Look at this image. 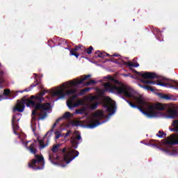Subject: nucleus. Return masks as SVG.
<instances>
[{
  "instance_id": "nucleus-3",
  "label": "nucleus",
  "mask_w": 178,
  "mask_h": 178,
  "mask_svg": "<svg viewBox=\"0 0 178 178\" xmlns=\"http://www.w3.org/2000/svg\"><path fill=\"white\" fill-rule=\"evenodd\" d=\"M127 102L131 108H138L143 115H146L148 118H156V116H158L156 104L154 105L146 104L145 106H137V104L130 101Z\"/></svg>"
},
{
  "instance_id": "nucleus-8",
  "label": "nucleus",
  "mask_w": 178,
  "mask_h": 178,
  "mask_svg": "<svg viewBox=\"0 0 178 178\" xmlns=\"http://www.w3.org/2000/svg\"><path fill=\"white\" fill-rule=\"evenodd\" d=\"M93 49L94 47H92V46H90L88 49H84L83 45L79 44L78 46L75 47V48L72 49L70 52L72 56L79 58V56H80V54H82V55H86V54H88V55H91V54H92Z\"/></svg>"
},
{
  "instance_id": "nucleus-32",
  "label": "nucleus",
  "mask_w": 178,
  "mask_h": 178,
  "mask_svg": "<svg viewBox=\"0 0 178 178\" xmlns=\"http://www.w3.org/2000/svg\"><path fill=\"white\" fill-rule=\"evenodd\" d=\"M76 89H70L66 91V95H72V94H76Z\"/></svg>"
},
{
  "instance_id": "nucleus-21",
  "label": "nucleus",
  "mask_w": 178,
  "mask_h": 178,
  "mask_svg": "<svg viewBox=\"0 0 178 178\" xmlns=\"http://www.w3.org/2000/svg\"><path fill=\"white\" fill-rule=\"evenodd\" d=\"M122 63L124 65H127V66H129L131 67H138V66H140V64H138V63H134L131 61L125 62L124 60H122Z\"/></svg>"
},
{
  "instance_id": "nucleus-9",
  "label": "nucleus",
  "mask_w": 178,
  "mask_h": 178,
  "mask_svg": "<svg viewBox=\"0 0 178 178\" xmlns=\"http://www.w3.org/2000/svg\"><path fill=\"white\" fill-rule=\"evenodd\" d=\"M77 99V95H72L70 99L67 102V106L70 109H73V108H76L77 105H83V101L79 99L77 104H74V100Z\"/></svg>"
},
{
  "instance_id": "nucleus-15",
  "label": "nucleus",
  "mask_w": 178,
  "mask_h": 178,
  "mask_svg": "<svg viewBox=\"0 0 178 178\" xmlns=\"http://www.w3.org/2000/svg\"><path fill=\"white\" fill-rule=\"evenodd\" d=\"M37 86H39L40 90H42V88H44V86L40 84L38 82V80L36 79L35 81H34V83H32L29 88L24 89V90L22 91V92H24V91H26V92H29V91H31V90H33V88H34V87H37Z\"/></svg>"
},
{
  "instance_id": "nucleus-14",
  "label": "nucleus",
  "mask_w": 178,
  "mask_h": 178,
  "mask_svg": "<svg viewBox=\"0 0 178 178\" xmlns=\"http://www.w3.org/2000/svg\"><path fill=\"white\" fill-rule=\"evenodd\" d=\"M166 144L168 145H177L178 144V136H175L174 135H170L166 138Z\"/></svg>"
},
{
  "instance_id": "nucleus-50",
  "label": "nucleus",
  "mask_w": 178,
  "mask_h": 178,
  "mask_svg": "<svg viewBox=\"0 0 178 178\" xmlns=\"http://www.w3.org/2000/svg\"><path fill=\"white\" fill-rule=\"evenodd\" d=\"M105 55H106V56H111V55H110L109 54H108V53H106Z\"/></svg>"
},
{
  "instance_id": "nucleus-51",
  "label": "nucleus",
  "mask_w": 178,
  "mask_h": 178,
  "mask_svg": "<svg viewBox=\"0 0 178 178\" xmlns=\"http://www.w3.org/2000/svg\"><path fill=\"white\" fill-rule=\"evenodd\" d=\"M112 62H114V63H116L118 62V60H112Z\"/></svg>"
},
{
  "instance_id": "nucleus-13",
  "label": "nucleus",
  "mask_w": 178,
  "mask_h": 178,
  "mask_svg": "<svg viewBox=\"0 0 178 178\" xmlns=\"http://www.w3.org/2000/svg\"><path fill=\"white\" fill-rule=\"evenodd\" d=\"M80 140H81V136L80 134H77L76 137L72 136L71 138L72 147L74 149H77L79 144H80Z\"/></svg>"
},
{
  "instance_id": "nucleus-23",
  "label": "nucleus",
  "mask_w": 178,
  "mask_h": 178,
  "mask_svg": "<svg viewBox=\"0 0 178 178\" xmlns=\"http://www.w3.org/2000/svg\"><path fill=\"white\" fill-rule=\"evenodd\" d=\"M11 124L13 130H19V125L16 124V117L15 115L13 117Z\"/></svg>"
},
{
  "instance_id": "nucleus-12",
  "label": "nucleus",
  "mask_w": 178,
  "mask_h": 178,
  "mask_svg": "<svg viewBox=\"0 0 178 178\" xmlns=\"http://www.w3.org/2000/svg\"><path fill=\"white\" fill-rule=\"evenodd\" d=\"M91 77L90 74L85 75L83 78L79 80H76V81H70L68 84H70V87H76L77 86H80L81 84H84L86 80H88Z\"/></svg>"
},
{
  "instance_id": "nucleus-37",
  "label": "nucleus",
  "mask_w": 178,
  "mask_h": 178,
  "mask_svg": "<svg viewBox=\"0 0 178 178\" xmlns=\"http://www.w3.org/2000/svg\"><path fill=\"white\" fill-rule=\"evenodd\" d=\"M111 79V81L114 83V84H118V86H120L121 83L119 81V80L115 79V78H110Z\"/></svg>"
},
{
  "instance_id": "nucleus-10",
  "label": "nucleus",
  "mask_w": 178,
  "mask_h": 178,
  "mask_svg": "<svg viewBox=\"0 0 178 178\" xmlns=\"http://www.w3.org/2000/svg\"><path fill=\"white\" fill-rule=\"evenodd\" d=\"M135 73L138 74V76H141L143 80H154V79H156V74L154 72H146L143 74H141L140 72L135 71Z\"/></svg>"
},
{
  "instance_id": "nucleus-2",
  "label": "nucleus",
  "mask_w": 178,
  "mask_h": 178,
  "mask_svg": "<svg viewBox=\"0 0 178 178\" xmlns=\"http://www.w3.org/2000/svg\"><path fill=\"white\" fill-rule=\"evenodd\" d=\"M67 148L64 147L60 149V145H54L51 148L52 153L49 154V161L56 165L58 162H66V163H70L73 159L77 158L79 155V151L73 149H70L66 153Z\"/></svg>"
},
{
  "instance_id": "nucleus-5",
  "label": "nucleus",
  "mask_w": 178,
  "mask_h": 178,
  "mask_svg": "<svg viewBox=\"0 0 178 178\" xmlns=\"http://www.w3.org/2000/svg\"><path fill=\"white\" fill-rule=\"evenodd\" d=\"M156 108V112L157 111H165L171 119H175V118H177L178 116L177 110H176L172 104H163L161 103H157Z\"/></svg>"
},
{
  "instance_id": "nucleus-4",
  "label": "nucleus",
  "mask_w": 178,
  "mask_h": 178,
  "mask_svg": "<svg viewBox=\"0 0 178 178\" xmlns=\"http://www.w3.org/2000/svg\"><path fill=\"white\" fill-rule=\"evenodd\" d=\"M104 90L107 92H114L117 91L118 94H124V97H127L128 98H131V88L127 86H113L111 82H107L104 83Z\"/></svg>"
},
{
  "instance_id": "nucleus-33",
  "label": "nucleus",
  "mask_w": 178,
  "mask_h": 178,
  "mask_svg": "<svg viewBox=\"0 0 178 178\" xmlns=\"http://www.w3.org/2000/svg\"><path fill=\"white\" fill-rule=\"evenodd\" d=\"M72 126H74L75 127H79V126H80V124H81V122H80L79 120H74V121H72Z\"/></svg>"
},
{
  "instance_id": "nucleus-44",
  "label": "nucleus",
  "mask_w": 178,
  "mask_h": 178,
  "mask_svg": "<svg viewBox=\"0 0 178 178\" xmlns=\"http://www.w3.org/2000/svg\"><path fill=\"white\" fill-rule=\"evenodd\" d=\"M115 56V57H117V58H118L119 56H120V54H114L113 56Z\"/></svg>"
},
{
  "instance_id": "nucleus-42",
  "label": "nucleus",
  "mask_w": 178,
  "mask_h": 178,
  "mask_svg": "<svg viewBox=\"0 0 178 178\" xmlns=\"http://www.w3.org/2000/svg\"><path fill=\"white\" fill-rule=\"evenodd\" d=\"M155 31H156V33H158L159 34H161V33H162V31H161V30L158 28H155L154 29V33H155Z\"/></svg>"
},
{
  "instance_id": "nucleus-1",
  "label": "nucleus",
  "mask_w": 178,
  "mask_h": 178,
  "mask_svg": "<svg viewBox=\"0 0 178 178\" xmlns=\"http://www.w3.org/2000/svg\"><path fill=\"white\" fill-rule=\"evenodd\" d=\"M45 92H48V91L44 90L36 94L35 96L31 95L30 99H26V97H24L20 100H17L13 111L22 113V112L24 111L26 105V106H32L34 108L32 111V119L35 120V115H37L39 116L38 120H44L48 116V111L51 109V104H42V102L45 99L44 98Z\"/></svg>"
},
{
  "instance_id": "nucleus-46",
  "label": "nucleus",
  "mask_w": 178,
  "mask_h": 178,
  "mask_svg": "<svg viewBox=\"0 0 178 178\" xmlns=\"http://www.w3.org/2000/svg\"><path fill=\"white\" fill-rule=\"evenodd\" d=\"M111 79H113V77H111V75H108V80H111V81H112V79H111Z\"/></svg>"
},
{
  "instance_id": "nucleus-36",
  "label": "nucleus",
  "mask_w": 178,
  "mask_h": 178,
  "mask_svg": "<svg viewBox=\"0 0 178 178\" xmlns=\"http://www.w3.org/2000/svg\"><path fill=\"white\" fill-rule=\"evenodd\" d=\"M39 144H40V149H44V148H45V147H47L45 143H44L43 140H40Z\"/></svg>"
},
{
  "instance_id": "nucleus-45",
  "label": "nucleus",
  "mask_w": 178,
  "mask_h": 178,
  "mask_svg": "<svg viewBox=\"0 0 178 178\" xmlns=\"http://www.w3.org/2000/svg\"><path fill=\"white\" fill-rule=\"evenodd\" d=\"M70 135V131H67V132L65 134V137H67V136Z\"/></svg>"
},
{
  "instance_id": "nucleus-24",
  "label": "nucleus",
  "mask_w": 178,
  "mask_h": 178,
  "mask_svg": "<svg viewBox=\"0 0 178 178\" xmlns=\"http://www.w3.org/2000/svg\"><path fill=\"white\" fill-rule=\"evenodd\" d=\"M159 97L162 99H166L167 101H169V100L172 99V97L169 95H165V94L161 93L159 95Z\"/></svg>"
},
{
  "instance_id": "nucleus-49",
  "label": "nucleus",
  "mask_w": 178,
  "mask_h": 178,
  "mask_svg": "<svg viewBox=\"0 0 178 178\" xmlns=\"http://www.w3.org/2000/svg\"><path fill=\"white\" fill-rule=\"evenodd\" d=\"M101 54V51L99 50H97L96 52H95V54Z\"/></svg>"
},
{
  "instance_id": "nucleus-31",
  "label": "nucleus",
  "mask_w": 178,
  "mask_h": 178,
  "mask_svg": "<svg viewBox=\"0 0 178 178\" xmlns=\"http://www.w3.org/2000/svg\"><path fill=\"white\" fill-rule=\"evenodd\" d=\"M3 71L0 70V84H3V83L5 81V80L3 79Z\"/></svg>"
},
{
  "instance_id": "nucleus-19",
  "label": "nucleus",
  "mask_w": 178,
  "mask_h": 178,
  "mask_svg": "<svg viewBox=\"0 0 178 178\" xmlns=\"http://www.w3.org/2000/svg\"><path fill=\"white\" fill-rule=\"evenodd\" d=\"M72 118V113L69 111L65 112L61 118L56 120V123H58L62 119H70Z\"/></svg>"
},
{
  "instance_id": "nucleus-40",
  "label": "nucleus",
  "mask_w": 178,
  "mask_h": 178,
  "mask_svg": "<svg viewBox=\"0 0 178 178\" xmlns=\"http://www.w3.org/2000/svg\"><path fill=\"white\" fill-rule=\"evenodd\" d=\"M105 52H100V54H99L98 55H97V57L98 58H105V57H106V55H105Z\"/></svg>"
},
{
  "instance_id": "nucleus-17",
  "label": "nucleus",
  "mask_w": 178,
  "mask_h": 178,
  "mask_svg": "<svg viewBox=\"0 0 178 178\" xmlns=\"http://www.w3.org/2000/svg\"><path fill=\"white\" fill-rule=\"evenodd\" d=\"M103 106L106 108L107 112H109V113H115V111H116L115 104L109 105L108 103H104Z\"/></svg>"
},
{
  "instance_id": "nucleus-39",
  "label": "nucleus",
  "mask_w": 178,
  "mask_h": 178,
  "mask_svg": "<svg viewBox=\"0 0 178 178\" xmlns=\"http://www.w3.org/2000/svg\"><path fill=\"white\" fill-rule=\"evenodd\" d=\"M97 99H98V97H97V96H91L90 97V101L92 103L94 102V101H97Z\"/></svg>"
},
{
  "instance_id": "nucleus-34",
  "label": "nucleus",
  "mask_w": 178,
  "mask_h": 178,
  "mask_svg": "<svg viewBox=\"0 0 178 178\" xmlns=\"http://www.w3.org/2000/svg\"><path fill=\"white\" fill-rule=\"evenodd\" d=\"M54 134H55V139L56 140H58V139H59L60 138V136H62V134H60V131H56L55 132H54Z\"/></svg>"
},
{
  "instance_id": "nucleus-48",
  "label": "nucleus",
  "mask_w": 178,
  "mask_h": 178,
  "mask_svg": "<svg viewBox=\"0 0 178 178\" xmlns=\"http://www.w3.org/2000/svg\"><path fill=\"white\" fill-rule=\"evenodd\" d=\"M3 99H4L3 96L0 95V101H2Z\"/></svg>"
},
{
  "instance_id": "nucleus-38",
  "label": "nucleus",
  "mask_w": 178,
  "mask_h": 178,
  "mask_svg": "<svg viewBox=\"0 0 178 178\" xmlns=\"http://www.w3.org/2000/svg\"><path fill=\"white\" fill-rule=\"evenodd\" d=\"M10 94V89H4L3 95H5V97H8Z\"/></svg>"
},
{
  "instance_id": "nucleus-20",
  "label": "nucleus",
  "mask_w": 178,
  "mask_h": 178,
  "mask_svg": "<svg viewBox=\"0 0 178 178\" xmlns=\"http://www.w3.org/2000/svg\"><path fill=\"white\" fill-rule=\"evenodd\" d=\"M35 147H37V145H35V143H32L28 147L30 152L31 154H33V155H35V154H37V148H35Z\"/></svg>"
},
{
  "instance_id": "nucleus-22",
  "label": "nucleus",
  "mask_w": 178,
  "mask_h": 178,
  "mask_svg": "<svg viewBox=\"0 0 178 178\" xmlns=\"http://www.w3.org/2000/svg\"><path fill=\"white\" fill-rule=\"evenodd\" d=\"M139 87H140L141 88H144L147 91H151L152 92H154V91H155V89H154V88L150 86L139 84Z\"/></svg>"
},
{
  "instance_id": "nucleus-41",
  "label": "nucleus",
  "mask_w": 178,
  "mask_h": 178,
  "mask_svg": "<svg viewBox=\"0 0 178 178\" xmlns=\"http://www.w3.org/2000/svg\"><path fill=\"white\" fill-rule=\"evenodd\" d=\"M159 149H161V151H162L163 152H165V154H169V152H170L168 149L161 148V147H159Z\"/></svg>"
},
{
  "instance_id": "nucleus-11",
  "label": "nucleus",
  "mask_w": 178,
  "mask_h": 178,
  "mask_svg": "<svg viewBox=\"0 0 178 178\" xmlns=\"http://www.w3.org/2000/svg\"><path fill=\"white\" fill-rule=\"evenodd\" d=\"M165 81H168L169 83L157 82L156 84L157 86H161V87H168V86H169L171 88H175V86L176 89L178 90V82L177 81H173V80H170L168 79H166Z\"/></svg>"
},
{
  "instance_id": "nucleus-28",
  "label": "nucleus",
  "mask_w": 178,
  "mask_h": 178,
  "mask_svg": "<svg viewBox=\"0 0 178 178\" xmlns=\"http://www.w3.org/2000/svg\"><path fill=\"white\" fill-rule=\"evenodd\" d=\"M156 136L159 137V138H163L166 137V134H165L163 131H159V132L156 134Z\"/></svg>"
},
{
  "instance_id": "nucleus-16",
  "label": "nucleus",
  "mask_w": 178,
  "mask_h": 178,
  "mask_svg": "<svg viewBox=\"0 0 178 178\" xmlns=\"http://www.w3.org/2000/svg\"><path fill=\"white\" fill-rule=\"evenodd\" d=\"M53 97H59V98H65V89L60 88L59 90L53 91L51 92Z\"/></svg>"
},
{
  "instance_id": "nucleus-25",
  "label": "nucleus",
  "mask_w": 178,
  "mask_h": 178,
  "mask_svg": "<svg viewBox=\"0 0 178 178\" xmlns=\"http://www.w3.org/2000/svg\"><path fill=\"white\" fill-rule=\"evenodd\" d=\"M56 123H58V122H56L53 124L51 129H50L49 131L47 132L44 137H47V136H48V134L49 135V137H51L52 136V133H54V129H55V127H56Z\"/></svg>"
},
{
  "instance_id": "nucleus-52",
  "label": "nucleus",
  "mask_w": 178,
  "mask_h": 178,
  "mask_svg": "<svg viewBox=\"0 0 178 178\" xmlns=\"http://www.w3.org/2000/svg\"><path fill=\"white\" fill-rule=\"evenodd\" d=\"M34 75L35 76V77H37V74H34Z\"/></svg>"
},
{
  "instance_id": "nucleus-27",
  "label": "nucleus",
  "mask_w": 178,
  "mask_h": 178,
  "mask_svg": "<svg viewBox=\"0 0 178 178\" xmlns=\"http://www.w3.org/2000/svg\"><path fill=\"white\" fill-rule=\"evenodd\" d=\"M90 90H91V88H85L81 90V91L79 92V95H84L85 94H87V92L90 91Z\"/></svg>"
},
{
  "instance_id": "nucleus-29",
  "label": "nucleus",
  "mask_w": 178,
  "mask_h": 178,
  "mask_svg": "<svg viewBox=\"0 0 178 178\" xmlns=\"http://www.w3.org/2000/svg\"><path fill=\"white\" fill-rule=\"evenodd\" d=\"M86 112V108H81V109H76L75 111V113H76V115H83Z\"/></svg>"
},
{
  "instance_id": "nucleus-18",
  "label": "nucleus",
  "mask_w": 178,
  "mask_h": 178,
  "mask_svg": "<svg viewBox=\"0 0 178 178\" xmlns=\"http://www.w3.org/2000/svg\"><path fill=\"white\" fill-rule=\"evenodd\" d=\"M136 104L140 105L141 106H145L146 105H149L148 102L144 101L142 97H138L135 98Z\"/></svg>"
},
{
  "instance_id": "nucleus-30",
  "label": "nucleus",
  "mask_w": 178,
  "mask_h": 178,
  "mask_svg": "<svg viewBox=\"0 0 178 178\" xmlns=\"http://www.w3.org/2000/svg\"><path fill=\"white\" fill-rule=\"evenodd\" d=\"M90 108L92 111L97 109V108H98V102H95V103L90 104Z\"/></svg>"
},
{
  "instance_id": "nucleus-35",
  "label": "nucleus",
  "mask_w": 178,
  "mask_h": 178,
  "mask_svg": "<svg viewBox=\"0 0 178 178\" xmlns=\"http://www.w3.org/2000/svg\"><path fill=\"white\" fill-rule=\"evenodd\" d=\"M97 82L94 80H90L88 82L84 83V86L88 87V86H91V84H95Z\"/></svg>"
},
{
  "instance_id": "nucleus-6",
  "label": "nucleus",
  "mask_w": 178,
  "mask_h": 178,
  "mask_svg": "<svg viewBox=\"0 0 178 178\" xmlns=\"http://www.w3.org/2000/svg\"><path fill=\"white\" fill-rule=\"evenodd\" d=\"M35 158L29 163L28 166L33 170H42L45 162L44 161V156H40L39 154H35Z\"/></svg>"
},
{
  "instance_id": "nucleus-26",
  "label": "nucleus",
  "mask_w": 178,
  "mask_h": 178,
  "mask_svg": "<svg viewBox=\"0 0 178 178\" xmlns=\"http://www.w3.org/2000/svg\"><path fill=\"white\" fill-rule=\"evenodd\" d=\"M141 83H143V84H150V85H155L156 84V81H147L145 79H140Z\"/></svg>"
},
{
  "instance_id": "nucleus-7",
  "label": "nucleus",
  "mask_w": 178,
  "mask_h": 178,
  "mask_svg": "<svg viewBox=\"0 0 178 178\" xmlns=\"http://www.w3.org/2000/svg\"><path fill=\"white\" fill-rule=\"evenodd\" d=\"M93 118L94 119H97V120H91V123H89L88 124L89 129H94L98 126H99V124H102V123H105V122H99V120H102V119H105V118H106V115H105V114H104V111H96L94 114H93Z\"/></svg>"
},
{
  "instance_id": "nucleus-47",
  "label": "nucleus",
  "mask_w": 178,
  "mask_h": 178,
  "mask_svg": "<svg viewBox=\"0 0 178 178\" xmlns=\"http://www.w3.org/2000/svg\"><path fill=\"white\" fill-rule=\"evenodd\" d=\"M14 131V134H15L16 136H19V133L16 132V130H13Z\"/></svg>"
},
{
  "instance_id": "nucleus-43",
  "label": "nucleus",
  "mask_w": 178,
  "mask_h": 178,
  "mask_svg": "<svg viewBox=\"0 0 178 178\" xmlns=\"http://www.w3.org/2000/svg\"><path fill=\"white\" fill-rule=\"evenodd\" d=\"M31 128H32V131H33V133H35V130H36L35 125V126H31Z\"/></svg>"
}]
</instances>
